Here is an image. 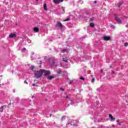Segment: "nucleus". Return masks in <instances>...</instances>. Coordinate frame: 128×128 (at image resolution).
Masks as SVG:
<instances>
[{"mask_svg":"<svg viewBox=\"0 0 128 128\" xmlns=\"http://www.w3.org/2000/svg\"><path fill=\"white\" fill-rule=\"evenodd\" d=\"M109 118L110 120V122H114L116 120V118H114L111 114H109Z\"/></svg>","mask_w":128,"mask_h":128,"instance_id":"nucleus-6","label":"nucleus"},{"mask_svg":"<svg viewBox=\"0 0 128 128\" xmlns=\"http://www.w3.org/2000/svg\"><path fill=\"white\" fill-rule=\"evenodd\" d=\"M24 84H28V82H26V80H25L24 82Z\"/></svg>","mask_w":128,"mask_h":128,"instance_id":"nucleus-29","label":"nucleus"},{"mask_svg":"<svg viewBox=\"0 0 128 128\" xmlns=\"http://www.w3.org/2000/svg\"><path fill=\"white\" fill-rule=\"evenodd\" d=\"M66 100H68V98H70V97H68V96H67L66 97Z\"/></svg>","mask_w":128,"mask_h":128,"instance_id":"nucleus-31","label":"nucleus"},{"mask_svg":"<svg viewBox=\"0 0 128 128\" xmlns=\"http://www.w3.org/2000/svg\"><path fill=\"white\" fill-rule=\"evenodd\" d=\"M28 42L29 44H30V42H32V40H28Z\"/></svg>","mask_w":128,"mask_h":128,"instance_id":"nucleus-23","label":"nucleus"},{"mask_svg":"<svg viewBox=\"0 0 128 128\" xmlns=\"http://www.w3.org/2000/svg\"><path fill=\"white\" fill-rule=\"evenodd\" d=\"M9 38H16V34H11L9 36Z\"/></svg>","mask_w":128,"mask_h":128,"instance_id":"nucleus-11","label":"nucleus"},{"mask_svg":"<svg viewBox=\"0 0 128 128\" xmlns=\"http://www.w3.org/2000/svg\"><path fill=\"white\" fill-rule=\"evenodd\" d=\"M53 2L54 4H58L60 2H62V0H53Z\"/></svg>","mask_w":128,"mask_h":128,"instance_id":"nucleus-5","label":"nucleus"},{"mask_svg":"<svg viewBox=\"0 0 128 128\" xmlns=\"http://www.w3.org/2000/svg\"><path fill=\"white\" fill-rule=\"evenodd\" d=\"M40 64H42V61H40Z\"/></svg>","mask_w":128,"mask_h":128,"instance_id":"nucleus-46","label":"nucleus"},{"mask_svg":"<svg viewBox=\"0 0 128 128\" xmlns=\"http://www.w3.org/2000/svg\"><path fill=\"white\" fill-rule=\"evenodd\" d=\"M42 74L44 76H50V72L48 70H42Z\"/></svg>","mask_w":128,"mask_h":128,"instance_id":"nucleus-2","label":"nucleus"},{"mask_svg":"<svg viewBox=\"0 0 128 128\" xmlns=\"http://www.w3.org/2000/svg\"><path fill=\"white\" fill-rule=\"evenodd\" d=\"M73 126H76V124H73Z\"/></svg>","mask_w":128,"mask_h":128,"instance_id":"nucleus-45","label":"nucleus"},{"mask_svg":"<svg viewBox=\"0 0 128 128\" xmlns=\"http://www.w3.org/2000/svg\"><path fill=\"white\" fill-rule=\"evenodd\" d=\"M64 118H66V116H63L62 117V120H64Z\"/></svg>","mask_w":128,"mask_h":128,"instance_id":"nucleus-25","label":"nucleus"},{"mask_svg":"<svg viewBox=\"0 0 128 128\" xmlns=\"http://www.w3.org/2000/svg\"><path fill=\"white\" fill-rule=\"evenodd\" d=\"M34 66H30V69L32 70H34Z\"/></svg>","mask_w":128,"mask_h":128,"instance_id":"nucleus-18","label":"nucleus"},{"mask_svg":"<svg viewBox=\"0 0 128 128\" xmlns=\"http://www.w3.org/2000/svg\"><path fill=\"white\" fill-rule=\"evenodd\" d=\"M62 10L63 12H64V7H62Z\"/></svg>","mask_w":128,"mask_h":128,"instance_id":"nucleus-32","label":"nucleus"},{"mask_svg":"<svg viewBox=\"0 0 128 128\" xmlns=\"http://www.w3.org/2000/svg\"><path fill=\"white\" fill-rule=\"evenodd\" d=\"M118 125H119V126H122V122H119V123H118Z\"/></svg>","mask_w":128,"mask_h":128,"instance_id":"nucleus-33","label":"nucleus"},{"mask_svg":"<svg viewBox=\"0 0 128 128\" xmlns=\"http://www.w3.org/2000/svg\"><path fill=\"white\" fill-rule=\"evenodd\" d=\"M26 50V48H24L23 50H22V52H24V50Z\"/></svg>","mask_w":128,"mask_h":128,"instance_id":"nucleus-34","label":"nucleus"},{"mask_svg":"<svg viewBox=\"0 0 128 128\" xmlns=\"http://www.w3.org/2000/svg\"><path fill=\"white\" fill-rule=\"evenodd\" d=\"M63 61H64V62H68V58H63Z\"/></svg>","mask_w":128,"mask_h":128,"instance_id":"nucleus-15","label":"nucleus"},{"mask_svg":"<svg viewBox=\"0 0 128 128\" xmlns=\"http://www.w3.org/2000/svg\"><path fill=\"white\" fill-rule=\"evenodd\" d=\"M32 86H37L36 84H32Z\"/></svg>","mask_w":128,"mask_h":128,"instance_id":"nucleus-22","label":"nucleus"},{"mask_svg":"<svg viewBox=\"0 0 128 128\" xmlns=\"http://www.w3.org/2000/svg\"><path fill=\"white\" fill-rule=\"evenodd\" d=\"M122 2H119L118 4V8H120V6H122Z\"/></svg>","mask_w":128,"mask_h":128,"instance_id":"nucleus-17","label":"nucleus"},{"mask_svg":"<svg viewBox=\"0 0 128 128\" xmlns=\"http://www.w3.org/2000/svg\"><path fill=\"white\" fill-rule=\"evenodd\" d=\"M10 104H12V103H10V104H9V105H10Z\"/></svg>","mask_w":128,"mask_h":128,"instance_id":"nucleus-44","label":"nucleus"},{"mask_svg":"<svg viewBox=\"0 0 128 128\" xmlns=\"http://www.w3.org/2000/svg\"><path fill=\"white\" fill-rule=\"evenodd\" d=\"M34 30L35 32H38L40 29L36 27L34 28Z\"/></svg>","mask_w":128,"mask_h":128,"instance_id":"nucleus-10","label":"nucleus"},{"mask_svg":"<svg viewBox=\"0 0 128 128\" xmlns=\"http://www.w3.org/2000/svg\"><path fill=\"white\" fill-rule=\"evenodd\" d=\"M115 20H116V21L118 22V24H122V20L118 16V15L116 14H115Z\"/></svg>","mask_w":128,"mask_h":128,"instance_id":"nucleus-3","label":"nucleus"},{"mask_svg":"<svg viewBox=\"0 0 128 128\" xmlns=\"http://www.w3.org/2000/svg\"><path fill=\"white\" fill-rule=\"evenodd\" d=\"M90 26H91V28H94V23H90Z\"/></svg>","mask_w":128,"mask_h":128,"instance_id":"nucleus-14","label":"nucleus"},{"mask_svg":"<svg viewBox=\"0 0 128 128\" xmlns=\"http://www.w3.org/2000/svg\"><path fill=\"white\" fill-rule=\"evenodd\" d=\"M126 28H128V25H126Z\"/></svg>","mask_w":128,"mask_h":128,"instance_id":"nucleus-41","label":"nucleus"},{"mask_svg":"<svg viewBox=\"0 0 128 128\" xmlns=\"http://www.w3.org/2000/svg\"><path fill=\"white\" fill-rule=\"evenodd\" d=\"M56 26V28H62V22H57Z\"/></svg>","mask_w":128,"mask_h":128,"instance_id":"nucleus-4","label":"nucleus"},{"mask_svg":"<svg viewBox=\"0 0 128 128\" xmlns=\"http://www.w3.org/2000/svg\"><path fill=\"white\" fill-rule=\"evenodd\" d=\"M94 20V18H90V22H93Z\"/></svg>","mask_w":128,"mask_h":128,"instance_id":"nucleus-19","label":"nucleus"},{"mask_svg":"<svg viewBox=\"0 0 128 128\" xmlns=\"http://www.w3.org/2000/svg\"><path fill=\"white\" fill-rule=\"evenodd\" d=\"M50 116H52V114L50 115Z\"/></svg>","mask_w":128,"mask_h":128,"instance_id":"nucleus-48","label":"nucleus"},{"mask_svg":"<svg viewBox=\"0 0 128 128\" xmlns=\"http://www.w3.org/2000/svg\"><path fill=\"white\" fill-rule=\"evenodd\" d=\"M51 66H52V68H56V66H58V64L56 62H53Z\"/></svg>","mask_w":128,"mask_h":128,"instance_id":"nucleus-8","label":"nucleus"},{"mask_svg":"<svg viewBox=\"0 0 128 128\" xmlns=\"http://www.w3.org/2000/svg\"><path fill=\"white\" fill-rule=\"evenodd\" d=\"M112 126H113L114 128V126H116L113 125Z\"/></svg>","mask_w":128,"mask_h":128,"instance_id":"nucleus-43","label":"nucleus"},{"mask_svg":"<svg viewBox=\"0 0 128 128\" xmlns=\"http://www.w3.org/2000/svg\"><path fill=\"white\" fill-rule=\"evenodd\" d=\"M94 4H96V1H94Z\"/></svg>","mask_w":128,"mask_h":128,"instance_id":"nucleus-38","label":"nucleus"},{"mask_svg":"<svg viewBox=\"0 0 128 128\" xmlns=\"http://www.w3.org/2000/svg\"><path fill=\"white\" fill-rule=\"evenodd\" d=\"M100 72H103L104 71L102 70V69H101V70H100Z\"/></svg>","mask_w":128,"mask_h":128,"instance_id":"nucleus-36","label":"nucleus"},{"mask_svg":"<svg viewBox=\"0 0 128 128\" xmlns=\"http://www.w3.org/2000/svg\"><path fill=\"white\" fill-rule=\"evenodd\" d=\"M110 40V36H104V40Z\"/></svg>","mask_w":128,"mask_h":128,"instance_id":"nucleus-7","label":"nucleus"},{"mask_svg":"<svg viewBox=\"0 0 128 128\" xmlns=\"http://www.w3.org/2000/svg\"><path fill=\"white\" fill-rule=\"evenodd\" d=\"M34 77L36 78H40L42 76V70L36 71L34 72Z\"/></svg>","mask_w":128,"mask_h":128,"instance_id":"nucleus-1","label":"nucleus"},{"mask_svg":"<svg viewBox=\"0 0 128 128\" xmlns=\"http://www.w3.org/2000/svg\"><path fill=\"white\" fill-rule=\"evenodd\" d=\"M73 122H76V121H74V120H73Z\"/></svg>","mask_w":128,"mask_h":128,"instance_id":"nucleus-50","label":"nucleus"},{"mask_svg":"<svg viewBox=\"0 0 128 128\" xmlns=\"http://www.w3.org/2000/svg\"><path fill=\"white\" fill-rule=\"evenodd\" d=\"M112 74H114V71H112Z\"/></svg>","mask_w":128,"mask_h":128,"instance_id":"nucleus-39","label":"nucleus"},{"mask_svg":"<svg viewBox=\"0 0 128 128\" xmlns=\"http://www.w3.org/2000/svg\"><path fill=\"white\" fill-rule=\"evenodd\" d=\"M6 108V105L2 106L1 108H0V112H4V108Z\"/></svg>","mask_w":128,"mask_h":128,"instance_id":"nucleus-9","label":"nucleus"},{"mask_svg":"<svg viewBox=\"0 0 128 128\" xmlns=\"http://www.w3.org/2000/svg\"><path fill=\"white\" fill-rule=\"evenodd\" d=\"M80 80H84V78L83 77H80Z\"/></svg>","mask_w":128,"mask_h":128,"instance_id":"nucleus-26","label":"nucleus"},{"mask_svg":"<svg viewBox=\"0 0 128 128\" xmlns=\"http://www.w3.org/2000/svg\"><path fill=\"white\" fill-rule=\"evenodd\" d=\"M32 98H34V96H32Z\"/></svg>","mask_w":128,"mask_h":128,"instance_id":"nucleus-47","label":"nucleus"},{"mask_svg":"<svg viewBox=\"0 0 128 128\" xmlns=\"http://www.w3.org/2000/svg\"><path fill=\"white\" fill-rule=\"evenodd\" d=\"M48 80H52V78H54V76H49L47 78Z\"/></svg>","mask_w":128,"mask_h":128,"instance_id":"nucleus-12","label":"nucleus"},{"mask_svg":"<svg viewBox=\"0 0 128 128\" xmlns=\"http://www.w3.org/2000/svg\"><path fill=\"white\" fill-rule=\"evenodd\" d=\"M70 123L67 124V126H70Z\"/></svg>","mask_w":128,"mask_h":128,"instance_id":"nucleus-35","label":"nucleus"},{"mask_svg":"<svg viewBox=\"0 0 128 128\" xmlns=\"http://www.w3.org/2000/svg\"><path fill=\"white\" fill-rule=\"evenodd\" d=\"M124 46H128V42L124 43Z\"/></svg>","mask_w":128,"mask_h":128,"instance_id":"nucleus-24","label":"nucleus"},{"mask_svg":"<svg viewBox=\"0 0 128 128\" xmlns=\"http://www.w3.org/2000/svg\"><path fill=\"white\" fill-rule=\"evenodd\" d=\"M69 20H70V18H68L67 19L64 20V22H68Z\"/></svg>","mask_w":128,"mask_h":128,"instance_id":"nucleus-20","label":"nucleus"},{"mask_svg":"<svg viewBox=\"0 0 128 128\" xmlns=\"http://www.w3.org/2000/svg\"><path fill=\"white\" fill-rule=\"evenodd\" d=\"M68 50H66V49H64V50H63V52H66Z\"/></svg>","mask_w":128,"mask_h":128,"instance_id":"nucleus-30","label":"nucleus"},{"mask_svg":"<svg viewBox=\"0 0 128 128\" xmlns=\"http://www.w3.org/2000/svg\"><path fill=\"white\" fill-rule=\"evenodd\" d=\"M120 121L118 120L117 121H116V122H118Z\"/></svg>","mask_w":128,"mask_h":128,"instance_id":"nucleus-42","label":"nucleus"},{"mask_svg":"<svg viewBox=\"0 0 128 128\" xmlns=\"http://www.w3.org/2000/svg\"><path fill=\"white\" fill-rule=\"evenodd\" d=\"M57 73L58 74H62V70H57Z\"/></svg>","mask_w":128,"mask_h":128,"instance_id":"nucleus-13","label":"nucleus"},{"mask_svg":"<svg viewBox=\"0 0 128 128\" xmlns=\"http://www.w3.org/2000/svg\"><path fill=\"white\" fill-rule=\"evenodd\" d=\"M62 2H64V0H62Z\"/></svg>","mask_w":128,"mask_h":128,"instance_id":"nucleus-51","label":"nucleus"},{"mask_svg":"<svg viewBox=\"0 0 128 128\" xmlns=\"http://www.w3.org/2000/svg\"><path fill=\"white\" fill-rule=\"evenodd\" d=\"M60 90H62V92H64V88H60Z\"/></svg>","mask_w":128,"mask_h":128,"instance_id":"nucleus-28","label":"nucleus"},{"mask_svg":"<svg viewBox=\"0 0 128 128\" xmlns=\"http://www.w3.org/2000/svg\"><path fill=\"white\" fill-rule=\"evenodd\" d=\"M82 2H84L82 1H80V4H82Z\"/></svg>","mask_w":128,"mask_h":128,"instance_id":"nucleus-37","label":"nucleus"},{"mask_svg":"<svg viewBox=\"0 0 128 128\" xmlns=\"http://www.w3.org/2000/svg\"><path fill=\"white\" fill-rule=\"evenodd\" d=\"M74 104V102H72L71 104Z\"/></svg>","mask_w":128,"mask_h":128,"instance_id":"nucleus-40","label":"nucleus"},{"mask_svg":"<svg viewBox=\"0 0 128 128\" xmlns=\"http://www.w3.org/2000/svg\"><path fill=\"white\" fill-rule=\"evenodd\" d=\"M36 0V2H38V0Z\"/></svg>","mask_w":128,"mask_h":128,"instance_id":"nucleus-49","label":"nucleus"},{"mask_svg":"<svg viewBox=\"0 0 128 128\" xmlns=\"http://www.w3.org/2000/svg\"><path fill=\"white\" fill-rule=\"evenodd\" d=\"M94 82V79L93 78H92V82Z\"/></svg>","mask_w":128,"mask_h":128,"instance_id":"nucleus-27","label":"nucleus"},{"mask_svg":"<svg viewBox=\"0 0 128 128\" xmlns=\"http://www.w3.org/2000/svg\"><path fill=\"white\" fill-rule=\"evenodd\" d=\"M44 10H46V4H44Z\"/></svg>","mask_w":128,"mask_h":128,"instance_id":"nucleus-16","label":"nucleus"},{"mask_svg":"<svg viewBox=\"0 0 128 128\" xmlns=\"http://www.w3.org/2000/svg\"><path fill=\"white\" fill-rule=\"evenodd\" d=\"M110 28H116V27H115L114 26V25H112V26H110Z\"/></svg>","mask_w":128,"mask_h":128,"instance_id":"nucleus-21","label":"nucleus"}]
</instances>
